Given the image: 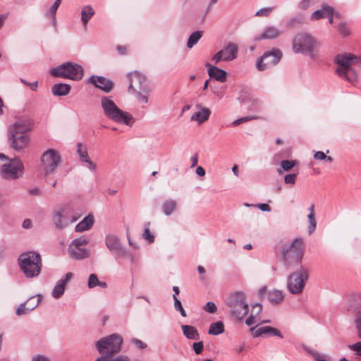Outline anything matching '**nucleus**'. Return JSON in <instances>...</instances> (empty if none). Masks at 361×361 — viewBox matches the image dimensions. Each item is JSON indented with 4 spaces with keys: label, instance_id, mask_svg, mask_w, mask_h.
Masks as SVG:
<instances>
[{
    "label": "nucleus",
    "instance_id": "423d86ee",
    "mask_svg": "<svg viewBox=\"0 0 361 361\" xmlns=\"http://www.w3.org/2000/svg\"><path fill=\"white\" fill-rule=\"evenodd\" d=\"M123 341V338L119 334H113L98 340L95 347L101 355L112 357L121 351Z\"/></svg>",
    "mask_w": 361,
    "mask_h": 361
},
{
    "label": "nucleus",
    "instance_id": "8fccbe9b",
    "mask_svg": "<svg viewBox=\"0 0 361 361\" xmlns=\"http://www.w3.org/2000/svg\"><path fill=\"white\" fill-rule=\"evenodd\" d=\"M338 30L343 37H348L350 35V30L345 23H341L338 26Z\"/></svg>",
    "mask_w": 361,
    "mask_h": 361
},
{
    "label": "nucleus",
    "instance_id": "864d4df0",
    "mask_svg": "<svg viewBox=\"0 0 361 361\" xmlns=\"http://www.w3.org/2000/svg\"><path fill=\"white\" fill-rule=\"evenodd\" d=\"M318 2V0H302L299 4L298 7L300 9L305 10L307 9L310 5L315 4Z\"/></svg>",
    "mask_w": 361,
    "mask_h": 361
},
{
    "label": "nucleus",
    "instance_id": "5fc2aeb1",
    "mask_svg": "<svg viewBox=\"0 0 361 361\" xmlns=\"http://www.w3.org/2000/svg\"><path fill=\"white\" fill-rule=\"evenodd\" d=\"M192 348L195 354L200 355L204 349V343L202 341L195 342L192 344Z\"/></svg>",
    "mask_w": 361,
    "mask_h": 361
},
{
    "label": "nucleus",
    "instance_id": "a18cd8bd",
    "mask_svg": "<svg viewBox=\"0 0 361 361\" xmlns=\"http://www.w3.org/2000/svg\"><path fill=\"white\" fill-rule=\"evenodd\" d=\"M173 298L174 300V307H175L176 310L180 312V314H181V316L185 317L187 316V314H186L185 310L183 309V307L182 306L180 300H178V298L175 295H173Z\"/></svg>",
    "mask_w": 361,
    "mask_h": 361
},
{
    "label": "nucleus",
    "instance_id": "f257e3e1",
    "mask_svg": "<svg viewBox=\"0 0 361 361\" xmlns=\"http://www.w3.org/2000/svg\"><path fill=\"white\" fill-rule=\"evenodd\" d=\"M334 61L337 65L335 72L340 78L350 83L357 80V73L355 67L358 63L357 56L350 53L340 54L335 56Z\"/></svg>",
    "mask_w": 361,
    "mask_h": 361
},
{
    "label": "nucleus",
    "instance_id": "dca6fc26",
    "mask_svg": "<svg viewBox=\"0 0 361 361\" xmlns=\"http://www.w3.org/2000/svg\"><path fill=\"white\" fill-rule=\"evenodd\" d=\"M10 147L16 151H21L28 147L30 137L28 135L8 133Z\"/></svg>",
    "mask_w": 361,
    "mask_h": 361
},
{
    "label": "nucleus",
    "instance_id": "0eeeda50",
    "mask_svg": "<svg viewBox=\"0 0 361 361\" xmlns=\"http://www.w3.org/2000/svg\"><path fill=\"white\" fill-rule=\"evenodd\" d=\"M302 243V238H295L290 245L283 247L282 257L286 267H294L300 264L303 256Z\"/></svg>",
    "mask_w": 361,
    "mask_h": 361
},
{
    "label": "nucleus",
    "instance_id": "c9c22d12",
    "mask_svg": "<svg viewBox=\"0 0 361 361\" xmlns=\"http://www.w3.org/2000/svg\"><path fill=\"white\" fill-rule=\"evenodd\" d=\"M203 35V31L197 30L193 32L188 37L187 42V47L189 49H192L195 45L197 44L199 40L201 39Z\"/></svg>",
    "mask_w": 361,
    "mask_h": 361
},
{
    "label": "nucleus",
    "instance_id": "6e6552de",
    "mask_svg": "<svg viewBox=\"0 0 361 361\" xmlns=\"http://www.w3.org/2000/svg\"><path fill=\"white\" fill-rule=\"evenodd\" d=\"M104 240L106 247L115 255L116 259L128 258L132 264L137 262V259L123 246L117 235L111 233L107 234Z\"/></svg>",
    "mask_w": 361,
    "mask_h": 361
},
{
    "label": "nucleus",
    "instance_id": "72a5a7b5",
    "mask_svg": "<svg viewBox=\"0 0 361 361\" xmlns=\"http://www.w3.org/2000/svg\"><path fill=\"white\" fill-rule=\"evenodd\" d=\"M61 1L62 0H56L51 8L44 13V16L51 20L54 26L56 25V14L57 9L61 4Z\"/></svg>",
    "mask_w": 361,
    "mask_h": 361
},
{
    "label": "nucleus",
    "instance_id": "f03ea898",
    "mask_svg": "<svg viewBox=\"0 0 361 361\" xmlns=\"http://www.w3.org/2000/svg\"><path fill=\"white\" fill-rule=\"evenodd\" d=\"M18 264L26 278L37 277L39 275L42 267L41 255L34 251L25 252L19 256Z\"/></svg>",
    "mask_w": 361,
    "mask_h": 361
},
{
    "label": "nucleus",
    "instance_id": "4d7b16f0",
    "mask_svg": "<svg viewBox=\"0 0 361 361\" xmlns=\"http://www.w3.org/2000/svg\"><path fill=\"white\" fill-rule=\"evenodd\" d=\"M143 238L147 240L149 243H152L154 241V236L151 233L148 228H146L142 234Z\"/></svg>",
    "mask_w": 361,
    "mask_h": 361
},
{
    "label": "nucleus",
    "instance_id": "aec40b11",
    "mask_svg": "<svg viewBox=\"0 0 361 361\" xmlns=\"http://www.w3.org/2000/svg\"><path fill=\"white\" fill-rule=\"evenodd\" d=\"M250 331L254 337L259 336H278L283 338L281 333L276 328L264 326L257 329L256 327H251Z\"/></svg>",
    "mask_w": 361,
    "mask_h": 361
},
{
    "label": "nucleus",
    "instance_id": "7c9ffc66",
    "mask_svg": "<svg viewBox=\"0 0 361 361\" xmlns=\"http://www.w3.org/2000/svg\"><path fill=\"white\" fill-rule=\"evenodd\" d=\"M332 8V6L324 4L320 9H318L312 13L311 16V20H317L326 18Z\"/></svg>",
    "mask_w": 361,
    "mask_h": 361
},
{
    "label": "nucleus",
    "instance_id": "774afa93",
    "mask_svg": "<svg viewBox=\"0 0 361 361\" xmlns=\"http://www.w3.org/2000/svg\"><path fill=\"white\" fill-rule=\"evenodd\" d=\"M326 158V155L321 151L316 152L314 154V159L319 160H324Z\"/></svg>",
    "mask_w": 361,
    "mask_h": 361
},
{
    "label": "nucleus",
    "instance_id": "13d9d810",
    "mask_svg": "<svg viewBox=\"0 0 361 361\" xmlns=\"http://www.w3.org/2000/svg\"><path fill=\"white\" fill-rule=\"evenodd\" d=\"M296 179V174L295 173H290L287 174L284 177V182L286 184H294Z\"/></svg>",
    "mask_w": 361,
    "mask_h": 361
},
{
    "label": "nucleus",
    "instance_id": "58836bf2",
    "mask_svg": "<svg viewBox=\"0 0 361 361\" xmlns=\"http://www.w3.org/2000/svg\"><path fill=\"white\" fill-rule=\"evenodd\" d=\"M77 154L79 156L80 161L82 162L85 159L90 158L87 149L85 145H82L80 142L77 144Z\"/></svg>",
    "mask_w": 361,
    "mask_h": 361
},
{
    "label": "nucleus",
    "instance_id": "f8f14e48",
    "mask_svg": "<svg viewBox=\"0 0 361 361\" xmlns=\"http://www.w3.org/2000/svg\"><path fill=\"white\" fill-rule=\"evenodd\" d=\"M24 166L22 161L16 157L1 166L0 176L5 180H16L23 175Z\"/></svg>",
    "mask_w": 361,
    "mask_h": 361
},
{
    "label": "nucleus",
    "instance_id": "cd10ccee",
    "mask_svg": "<svg viewBox=\"0 0 361 361\" xmlns=\"http://www.w3.org/2000/svg\"><path fill=\"white\" fill-rule=\"evenodd\" d=\"M181 329L183 330V335L188 339L194 341L200 339V334L198 333V331L195 326L183 324L181 325Z\"/></svg>",
    "mask_w": 361,
    "mask_h": 361
},
{
    "label": "nucleus",
    "instance_id": "c756f323",
    "mask_svg": "<svg viewBox=\"0 0 361 361\" xmlns=\"http://www.w3.org/2000/svg\"><path fill=\"white\" fill-rule=\"evenodd\" d=\"M94 15V11L90 5L84 6L81 10V22L85 29L87 28V23L92 17Z\"/></svg>",
    "mask_w": 361,
    "mask_h": 361
},
{
    "label": "nucleus",
    "instance_id": "39448f33",
    "mask_svg": "<svg viewBox=\"0 0 361 361\" xmlns=\"http://www.w3.org/2000/svg\"><path fill=\"white\" fill-rule=\"evenodd\" d=\"M49 73L54 77L79 81L84 75V69L76 63L67 61L51 68Z\"/></svg>",
    "mask_w": 361,
    "mask_h": 361
},
{
    "label": "nucleus",
    "instance_id": "7ed1b4c3",
    "mask_svg": "<svg viewBox=\"0 0 361 361\" xmlns=\"http://www.w3.org/2000/svg\"><path fill=\"white\" fill-rule=\"evenodd\" d=\"M101 105L104 114L109 119L118 123L131 126L134 118L131 114L119 109L114 102L109 97H103L101 99Z\"/></svg>",
    "mask_w": 361,
    "mask_h": 361
},
{
    "label": "nucleus",
    "instance_id": "9b49d317",
    "mask_svg": "<svg viewBox=\"0 0 361 361\" xmlns=\"http://www.w3.org/2000/svg\"><path fill=\"white\" fill-rule=\"evenodd\" d=\"M308 278V271L303 267L290 274L287 279V289L289 293L293 295L302 293Z\"/></svg>",
    "mask_w": 361,
    "mask_h": 361
},
{
    "label": "nucleus",
    "instance_id": "052dcab7",
    "mask_svg": "<svg viewBox=\"0 0 361 361\" xmlns=\"http://www.w3.org/2000/svg\"><path fill=\"white\" fill-rule=\"evenodd\" d=\"M82 162L87 164V167L90 171H94L96 170V164L90 159V158L85 159Z\"/></svg>",
    "mask_w": 361,
    "mask_h": 361
},
{
    "label": "nucleus",
    "instance_id": "bb28decb",
    "mask_svg": "<svg viewBox=\"0 0 361 361\" xmlns=\"http://www.w3.org/2000/svg\"><path fill=\"white\" fill-rule=\"evenodd\" d=\"M71 87L66 83L54 84L51 87V92L55 96H66L71 91Z\"/></svg>",
    "mask_w": 361,
    "mask_h": 361
},
{
    "label": "nucleus",
    "instance_id": "9d476101",
    "mask_svg": "<svg viewBox=\"0 0 361 361\" xmlns=\"http://www.w3.org/2000/svg\"><path fill=\"white\" fill-rule=\"evenodd\" d=\"M348 314L353 318L358 338H361V293H352L346 306Z\"/></svg>",
    "mask_w": 361,
    "mask_h": 361
},
{
    "label": "nucleus",
    "instance_id": "4be33fe9",
    "mask_svg": "<svg viewBox=\"0 0 361 361\" xmlns=\"http://www.w3.org/2000/svg\"><path fill=\"white\" fill-rule=\"evenodd\" d=\"M282 34L281 31L276 26H267L266 27L262 33L255 37L256 41L262 39H275L278 38Z\"/></svg>",
    "mask_w": 361,
    "mask_h": 361
},
{
    "label": "nucleus",
    "instance_id": "49530a36",
    "mask_svg": "<svg viewBox=\"0 0 361 361\" xmlns=\"http://www.w3.org/2000/svg\"><path fill=\"white\" fill-rule=\"evenodd\" d=\"M307 351L314 357L316 361H327L326 359V355L320 354L316 350L307 349Z\"/></svg>",
    "mask_w": 361,
    "mask_h": 361
},
{
    "label": "nucleus",
    "instance_id": "ddd939ff",
    "mask_svg": "<svg viewBox=\"0 0 361 361\" xmlns=\"http://www.w3.org/2000/svg\"><path fill=\"white\" fill-rule=\"evenodd\" d=\"M283 56L282 51L277 48H273L270 51H265L256 62V68L259 71H263L269 67L277 65Z\"/></svg>",
    "mask_w": 361,
    "mask_h": 361
},
{
    "label": "nucleus",
    "instance_id": "412c9836",
    "mask_svg": "<svg viewBox=\"0 0 361 361\" xmlns=\"http://www.w3.org/2000/svg\"><path fill=\"white\" fill-rule=\"evenodd\" d=\"M224 56V61H231L237 58L238 46L233 42H228L224 49L219 50Z\"/></svg>",
    "mask_w": 361,
    "mask_h": 361
},
{
    "label": "nucleus",
    "instance_id": "680f3d73",
    "mask_svg": "<svg viewBox=\"0 0 361 361\" xmlns=\"http://www.w3.org/2000/svg\"><path fill=\"white\" fill-rule=\"evenodd\" d=\"M130 359L127 355H120L114 358H109V361H129Z\"/></svg>",
    "mask_w": 361,
    "mask_h": 361
},
{
    "label": "nucleus",
    "instance_id": "a211bd4d",
    "mask_svg": "<svg viewBox=\"0 0 361 361\" xmlns=\"http://www.w3.org/2000/svg\"><path fill=\"white\" fill-rule=\"evenodd\" d=\"M130 81L128 89L133 92L136 91V87L139 89H145L146 85V78L139 72H133L128 74Z\"/></svg>",
    "mask_w": 361,
    "mask_h": 361
},
{
    "label": "nucleus",
    "instance_id": "de8ad7c7",
    "mask_svg": "<svg viewBox=\"0 0 361 361\" xmlns=\"http://www.w3.org/2000/svg\"><path fill=\"white\" fill-rule=\"evenodd\" d=\"M274 10L273 7H264L262 8H260L259 11H257L255 13V16L259 17H267L269 16V14L271 13V11Z\"/></svg>",
    "mask_w": 361,
    "mask_h": 361
},
{
    "label": "nucleus",
    "instance_id": "e433bc0d",
    "mask_svg": "<svg viewBox=\"0 0 361 361\" xmlns=\"http://www.w3.org/2000/svg\"><path fill=\"white\" fill-rule=\"evenodd\" d=\"M224 331V325L222 322L219 321L210 324L208 334L216 336L222 334Z\"/></svg>",
    "mask_w": 361,
    "mask_h": 361
},
{
    "label": "nucleus",
    "instance_id": "4c0bfd02",
    "mask_svg": "<svg viewBox=\"0 0 361 361\" xmlns=\"http://www.w3.org/2000/svg\"><path fill=\"white\" fill-rule=\"evenodd\" d=\"M176 207V202L175 200H169L165 201L162 205V210L165 215H171Z\"/></svg>",
    "mask_w": 361,
    "mask_h": 361
},
{
    "label": "nucleus",
    "instance_id": "e2e57ef3",
    "mask_svg": "<svg viewBox=\"0 0 361 361\" xmlns=\"http://www.w3.org/2000/svg\"><path fill=\"white\" fill-rule=\"evenodd\" d=\"M212 60L214 61L215 63H218L221 61H224V56L221 55V52L219 51L216 52L212 57Z\"/></svg>",
    "mask_w": 361,
    "mask_h": 361
},
{
    "label": "nucleus",
    "instance_id": "5701e85b",
    "mask_svg": "<svg viewBox=\"0 0 361 361\" xmlns=\"http://www.w3.org/2000/svg\"><path fill=\"white\" fill-rule=\"evenodd\" d=\"M262 311V305L260 303H255L252 305V311L249 317L245 319V324L252 326L260 322V314Z\"/></svg>",
    "mask_w": 361,
    "mask_h": 361
},
{
    "label": "nucleus",
    "instance_id": "6ab92c4d",
    "mask_svg": "<svg viewBox=\"0 0 361 361\" xmlns=\"http://www.w3.org/2000/svg\"><path fill=\"white\" fill-rule=\"evenodd\" d=\"M73 278V274L71 272L66 273L63 279H59L51 291V295L56 299L60 298L65 292L66 285L70 282Z\"/></svg>",
    "mask_w": 361,
    "mask_h": 361
},
{
    "label": "nucleus",
    "instance_id": "4468645a",
    "mask_svg": "<svg viewBox=\"0 0 361 361\" xmlns=\"http://www.w3.org/2000/svg\"><path fill=\"white\" fill-rule=\"evenodd\" d=\"M42 165L46 176L54 173L61 162V157L58 152L54 149L45 151L41 158Z\"/></svg>",
    "mask_w": 361,
    "mask_h": 361
},
{
    "label": "nucleus",
    "instance_id": "f704fd0d",
    "mask_svg": "<svg viewBox=\"0 0 361 361\" xmlns=\"http://www.w3.org/2000/svg\"><path fill=\"white\" fill-rule=\"evenodd\" d=\"M87 286L89 288H94L99 286L101 288H106L107 283L105 281H100L95 274H91L88 278Z\"/></svg>",
    "mask_w": 361,
    "mask_h": 361
},
{
    "label": "nucleus",
    "instance_id": "1a4fd4ad",
    "mask_svg": "<svg viewBox=\"0 0 361 361\" xmlns=\"http://www.w3.org/2000/svg\"><path fill=\"white\" fill-rule=\"evenodd\" d=\"M316 42L313 37L307 33L298 34L293 40V51L295 53L307 54L312 59H314L316 54L314 51Z\"/></svg>",
    "mask_w": 361,
    "mask_h": 361
},
{
    "label": "nucleus",
    "instance_id": "20e7f679",
    "mask_svg": "<svg viewBox=\"0 0 361 361\" xmlns=\"http://www.w3.org/2000/svg\"><path fill=\"white\" fill-rule=\"evenodd\" d=\"M226 305L230 309L231 316L238 321H242L248 313L249 305L245 293L243 291L231 293L226 300Z\"/></svg>",
    "mask_w": 361,
    "mask_h": 361
},
{
    "label": "nucleus",
    "instance_id": "bf43d9fd",
    "mask_svg": "<svg viewBox=\"0 0 361 361\" xmlns=\"http://www.w3.org/2000/svg\"><path fill=\"white\" fill-rule=\"evenodd\" d=\"M20 82L23 84L30 87V88L32 91H37V87H38V82L37 81H35L34 82H29L26 81L25 80H24L23 78H20Z\"/></svg>",
    "mask_w": 361,
    "mask_h": 361
},
{
    "label": "nucleus",
    "instance_id": "3c124183",
    "mask_svg": "<svg viewBox=\"0 0 361 361\" xmlns=\"http://www.w3.org/2000/svg\"><path fill=\"white\" fill-rule=\"evenodd\" d=\"M257 118H258V117L256 116H248L242 117V118L235 120L232 123V126H235L240 123H245L247 121H250L252 120L257 119Z\"/></svg>",
    "mask_w": 361,
    "mask_h": 361
},
{
    "label": "nucleus",
    "instance_id": "79ce46f5",
    "mask_svg": "<svg viewBox=\"0 0 361 361\" xmlns=\"http://www.w3.org/2000/svg\"><path fill=\"white\" fill-rule=\"evenodd\" d=\"M43 296L41 294H37L35 296L30 297L26 302L27 307L35 305V309L39 305L42 300Z\"/></svg>",
    "mask_w": 361,
    "mask_h": 361
},
{
    "label": "nucleus",
    "instance_id": "37998d69",
    "mask_svg": "<svg viewBox=\"0 0 361 361\" xmlns=\"http://www.w3.org/2000/svg\"><path fill=\"white\" fill-rule=\"evenodd\" d=\"M62 219V211L56 212L53 217V221L55 226L59 228H62L63 227Z\"/></svg>",
    "mask_w": 361,
    "mask_h": 361
},
{
    "label": "nucleus",
    "instance_id": "a19ab883",
    "mask_svg": "<svg viewBox=\"0 0 361 361\" xmlns=\"http://www.w3.org/2000/svg\"><path fill=\"white\" fill-rule=\"evenodd\" d=\"M88 243L89 239L83 235L74 239L69 245V247H72L73 248L76 249V247H80L82 245H85Z\"/></svg>",
    "mask_w": 361,
    "mask_h": 361
},
{
    "label": "nucleus",
    "instance_id": "f3484780",
    "mask_svg": "<svg viewBox=\"0 0 361 361\" xmlns=\"http://www.w3.org/2000/svg\"><path fill=\"white\" fill-rule=\"evenodd\" d=\"M88 82L106 93L110 92L114 86L112 80L103 76L92 75L89 78Z\"/></svg>",
    "mask_w": 361,
    "mask_h": 361
},
{
    "label": "nucleus",
    "instance_id": "0e129e2a",
    "mask_svg": "<svg viewBox=\"0 0 361 361\" xmlns=\"http://www.w3.org/2000/svg\"><path fill=\"white\" fill-rule=\"evenodd\" d=\"M32 361H51V360L49 357H47L45 355H37L32 357Z\"/></svg>",
    "mask_w": 361,
    "mask_h": 361
},
{
    "label": "nucleus",
    "instance_id": "c85d7f7f",
    "mask_svg": "<svg viewBox=\"0 0 361 361\" xmlns=\"http://www.w3.org/2000/svg\"><path fill=\"white\" fill-rule=\"evenodd\" d=\"M94 224L93 216L89 214L85 216L80 223L75 226V231L83 232L91 228Z\"/></svg>",
    "mask_w": 361,
    "mask_h": 361
},
{
    "label": "nucleus",
    "instance_id": "473e14b6",
    "mask_svg": "<svg viewBox=\"0 0 361 361\" xmlns=\"http://www.w3.org/2000/svg\"><path fill=\"white\" fill-rule=\"evenodd\" d=\"M269 301L272 305H278L281 303L284 298V295L282 290H271L267 293Z\"/></svg>",
    "mask_w": 361,
    "mask_h": 361
},
{
    "label": "nucleus",
    "instance_id": "09e8293b",
    "mask_svg": "<svg viewBox=\"0 0 361 361\" xmlns=\"http://www.w3.org/2000/svg\"><path fill=\"white\" fill-rule=\"evenodd\" d=\"M295 164L296 161L293 160H283L281 162V168L286 171H290L293 166H295Z\"/></svg>",
    "mask_w": 361,
    "mask_h": 361
},
{
    "label": "nucleus",
    "instance_id": "6e6d98bb",
    "mask_svg": "<svg viewBox=\"0 0 361 361\" xmlns=\"http://www.w3.org/2000/svg\"><path fill=\"white\" fill-rule=\"evenodd\" d=\"M204 310L209 313L213 314L217 311V307L213 302H207L204 307Z\"/></svg>",
    "mask_w": 361,
    "mask_h": 361
},
{
    "label": "nucleus",
    "instance_id": "a878e982",
    "mask_svg": "<svg viewBox=\"0 0 361 361\" xmlns=\"http://www.w3.org/2000/svg\"><path fill=\"white\" fill-rule=\"evenodd\" d=\"M68 253L72 259L80 260L87 258L90 255V251L86 248L76 247V249L68 247Z\"/></svg>",
    "mask_w": 361,
    "mask_h": 361
},
{
    "label": "nucleus",
    "instance_id": "c03bdc74",
    "mask_svg": "<svg viewBox=\"0 0 361 361\" xmlns=\"http://www.w3.org/2000/svg\"><path fill=\"white\" fill-rule=\"evenodd\" d=\"M307 219L309 221L308 233L309 234H312L315 231L317 226L314 214H309L307 215Z\"/></svg>",
    "mask_w": 361,
    "mask_h": 361
},
{
    "label": "nucleus",
    "instance_id": "69168bd1",
    "mask_svg": "<svg viewBox=\"0 0 361 361\" xmlns=\"http://www.w3.org/2000/svg\"><path fill=\"white\" fill-rule=\"evenodd\" d=\"M132 342L135 343L140 349H144L147 348V344L137 338L133 339Z\"/></svg>",
    "mask_w": 361,
    "mask_h": 361
},
{
    "label": "nucleus",
    "instance_id": "2eb2a0df",
    "mask_svg": "<svg viewBox=\"0 0 361 361\" xmlns=\"http://www.w3.org/2000/svg\"><path fill=\"white\" fill-rule=\"evenodd\" d=\"M35 127V121L30 118H23L18 120L13 125L8 127V133H18L26 135L33 130Z\"/></svg>",
    "mask_w": 361,
    "mask_h": 361
},
{
    "label": "nucleus",
    "instance_id": "b1692460",
    "mask_svg": "<svg viewBox=\"0 0 361 361\" xmlns=\"http://www.w3.org/2000/svg\"><path fill=\"white\" fill-rule=\"evenodd\" d=\"M196 108L199 111L192 115L190 120L196 121L197 123L201 124L207 121L211 114V111L208 108H203L200 104L196 105Z\"/></svg>",
    "mask_w": 361,
    "mask_h": 361
},
{
    "label": "nucleus",
    "instance_id": "338daca9",
    "mask_svg": "<svg viewBox=\"0 0 361 361\" xmlns=\"http://www.w3.org/2000/svg\"><path fill=\"white\" fill-rule=\"evenodd\" d=\"M257 208H259L262 212H270L271 211V207L266 203L264 204H259L256 205Z\"/></svg>",
    "mask_w": 361,
    "mask_h": 361
},
{
    "label": "nucleus",
    "instance_id": "393cba45",
    "mask_svg": "<svg viewBox=\"0 0 361 361\" xmlns=\"http://www.w3.org/2000/svg\"><path fill=\"white\" fill-rule=\"evenodd\" d=\"M206 66L208 67V74L210 78L221 82H226L227 73L225 71L209 63H207Z\"/></svg>",
    "mask_w": 361,
    "mask_h": 361
},
{
    "label": "nucleus",
    "instance_id": "2f4dec72",
    "mask_svg": "<svg viewBox=\"0 0 361 361\" xmlns=\"http://www.w3.org/2000/svg\"><path fill=\"white\" fill-rule=\"evenodd\" d=\"M240 103L245 106L248 111H255L258 109L260 102L257 99L250 97L239 98Z\"/></svg>",
    "mask_w": 361,
    "mask_h": 361
},
{
    "label": "nucleus",
    "instance_id": "603ef678",
    "mask_svg": "<svg viewBox=\"0 0 361 361\" xmlns=\"http://www.w3.org/2000/svg\"><path fill=\"white\" fill-rule=\"evenodd\" d=\"M348 347L350 350L354 351L356 355L361 357V341L355 343L348 345Z\"/></svg>",
    "mask_w": 361,
    "mask_h": 361
},
{
    "label": "nucleus",
    "instance_id": "ea45409f",
    "mask_svg": "<svg viewBox=\"0 0 361 361\" xmlns=\"http://www.w3.org/2000/svg\"><path fill=\"white\" fill-rule=\"evenodd\" d=\"M35 309V305L32 307L27 306V302L21 303L16 310V314L18 316L26 314Z\"/></svg>",
    "mask_w": 361,
    "mask_h": 361
}]
</instances>
